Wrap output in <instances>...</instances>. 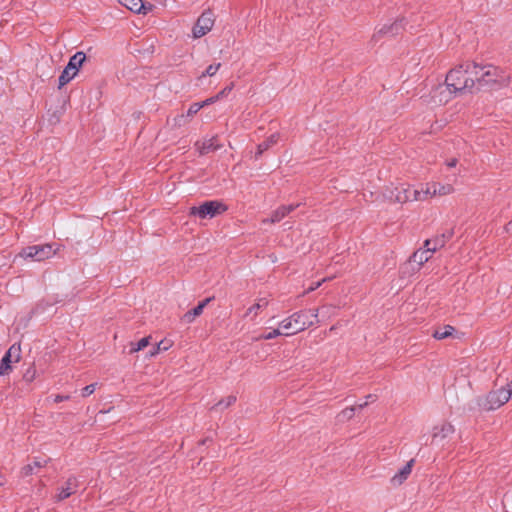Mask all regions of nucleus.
Wrapping results in <instances>:
<instances>
[{"instance_id":"1","label":"nucleus","mask_w":512,"mask_h":512,"mask_svg":"<svg viewBox=\"0 0 512 512\" xmlns=\"http://www.w3.org/2000/svg\"><path fill=\"white\" fill-rule=\"evenodd\" d=\"M473 67L474 63L466 62L447 73L445 83L450 93L463 94L473 92L476 86Z\"/></svg>"},{"instance_id":"2","label":"nucleus","mask_w":512,"mask_h":512,"mask_svg":"<svg viewBox=\"0 0 512 512\" xmlns=\"http://www.w3.org/2000/svg\"><path fill=\"white\" fill-rule=\"evenodd\" d=\"M474 77L477 88H500L507 86L510 76L504 70L493 65H478L474 63Z\"/></svg>"},{"instance_id":"3","label":"nucleus","mask_w":512,"mask_h":512,"mask_svg":"<svg viewBox=\"0 0 512 512\" xmlns=\"http://www.w3.org/2000/svg\"><path fill=\"white\" fill-rule=\"evenodd\" d=\"M317 318V309H303L283 319L280 326L284 329V336H293L313 326Z\"/></svg>"},{"instance_id":"4","label":"nucleus","mask_w":512,"mask_h":512,"mask_svg":"<svg viewBox=\"0 0 512 512\" xmlns=\"http://www.w3.org/2000/svg\"><path fill=\"white\" fill-rule=\"evenodd\" d=\"M86 60V55L82 51L76 52L73 56L70 57L68 64L63 69L61 75L58 79V88H62L66 84H68L71 80H73L78 72L82 64Z\"/></svg>"},{"instance_id":"5","label":"nucleus","mask_w":512,"mask_h":512,"mask_svg":"<svg viewBox=\"0 0 512 512\" xmlns=\"http://www.w3.org/2000/svg\"><path fill=\"white\" fill-rule=\"evenodd\" d=\"M57 251L58 248L54 247L53 244L33 245L24 248L20 256L34 261H43L53 257Z\"/></svg>"},{"instance_id":"6","label":"nucleus","mask_w":512,"mask_h":512,"mask_svg":"<svg viewBox=\"0 0 512 512\" xmlns=\"http://www.w3.org/2000/svg\"><path fill=\"white\" fill-rule=\"evenodd\" d=\"M227 207L219 201H206L200 206H193L190 208L189 214L198 216L201 219L212 218L217 214L224 212Z\"/></svg>"},{"instance_id":"7","label":"nucleus","mask_w":512,"mask_h":512,"mask_svg":"<svg viewBox=\"0 0 512 512\" xmlns=\"http://www.w3.org/2000/svg\"><path fill=\"white\" fill-rule=\"evenodd\" d=\"M413 188L408 184L386 187L384 197L396 203L413 201Z\"/></svg>"},{"instance_id":"8","label":"nucleus","mask_w":512,"mask_h":512,"mask_svg":"<svg viewBox=\"0 0 512 512\" xmlns=\"http://www.w3.org/2000/svg\"><path fill=\"white\" fill-rule=\"evenodd\" d=\"M511 398L505 387L490 391L482 404L483 409L487 411L496 410L507 403Z\"/></svg>"},{"instance_id":"9","label":"nucleus","mask_w":512,"mask_h":512,"mask_svg":"<svg viewBox=\"0 0 512 512\" xmlns=\"http://www.w3.org/2000/svg\"><path fill=\"white\" fill-rule=\"evenodd\" d=\"M215 23V17L212 11H204L197 19L193 29V38L198 39L211 31Z\"/></svg>"},{"instance_id":"10","label":"nucleus","mask_w":512,"mask_h":512,"mask_svg":"<svg viewBox=\"0 0 512 512\" xmlns=\"http://www.w3.org/2000/svg\"><path fill=\"white\" fill-rule=\"evenodd\" d=\"M21 358L20 345L13 344L0 361V376H6L12 371V363L19 362Z\"/></svg>"},{"instance_id":"11","label":"nucleus","mask_w":512,"mask_h":512,"mask_svg":"<svg viewBox=\"0 0 512 512\" xmlns=\"http://www.w3.org/2000/svg\"><path fill=\"white\" fill-rule=\"evenodd\" d=\"M454 431L453 425L447 422L435 426L432 432V443L442 445L447 438L454 434Z\"/></svg>"},{"instance_id":"12","label":"nucleus","mask_w":512,"mask_h":512,"mask_svg":"<svg viewBox=\"0 0 512 512\" xmlns=\"http://www.w3.org/2000/svg\"><path fill=\"white\" fill-rule=\"evenodd\" d=\"M78 489V480L76 477H69L67 481L57 489V494L55 495V499L57 501H62L73 495L77 492Z\"/></svg>"},{"instance_id":"13","label":"nucleus","mask_w":512,"mask_h":512,"mask_svg":"<svg viewBox=\"0 0 512 512\" xmlns=\"http://www.w3.org/2000/svg\"><path fill=\"white\" fill-rule=\"evenodd\" d=\"M299 205L300 204L297 203V204H289V205L280 206L275 211H273L270 218L264 219L263 223H277V222L281 221L289 213L294 211L297 207H299Z\"/></svg>"},{"instance_id":"14","label":"nucleus","mask_w":512,"mask_h":512,"mask_svg":"<svg viewBox=\"0 0 512 512\" xmlns=\"http://www.w3.org/2000/svg\"><path fill=\"white\" fill-rule=\"evenodd\" d=\"M434 252H432L430 247H422L415 251L409 258V262L417 264V269L428 262L432 257Z\"/></svg>"},{"instance_id":"15","label":"nucleus","mask_w":512,"mask_h":512,"mask_svg":"<svg viewBox=\"0 0 512 512\" xmlns=\"http://www.w3.org/2000/svg\"><path fill=\"white\" fill-rule=\"evenodd\" d=\"M451 237L452 232L450 231L442 233L440 235L435 236L432 239H426L424 241V247H430L432 252H436L437 250L443 248Z\"/></svg>"},{"instance_id":"16","label":"nucleus","mask_w":512,"mask_h":512,"mask_svg":"<svg viewBox=\"0 0 512 512\" xmlns=\"http://www.w3.org/2000/svg\"><path fill=\"white\" fill-rule=\"evenodd\" d=\"M119 3L123 6H125L127 9H129L132 12L135 13H143L147 14L149 11L152 10V5L146 4L143 2V0H118Z\"/></svg>"},{"instance_id":"17","label":"nucleus","mask_w":512,"mask_h":512,"mask_svg":"<svg viewBox=\"0 0 512 512\" xmlns=\"http://www.w3.org/2000/svg\"><path fill=\"white\" fill-rule=\"evenodd\" d=\"M414 460L408 461L392 478L391 484L393 486L401 485L411 474Z\"/></svg>"},{"instance_id":"18","label":"nucleus","mask_w":512,"mask_h":512,"mask_svg":"<svg viewBox=\"0 0 512 512\" xmlns=\"http://www.w3.org/2000/svg\"><path fill=\"white\" fill-rule=\"evenodd\" d=\"M401 24L398 22H394L389 25H383L380 29H378L372 36V41H379L384 35H395L398 33Z\"/></svg>"},{"instance_id":"19","label":"nucleus","mask_w":512,"mask_h":512,"mask_svg":"<svg viewBox=\"0 0 512 512\" xmlns=\"http://www.w3.org/2000/svg\"><path fill=\"white\" fill-rule=\"evenodd\" d=\"M209 302H210V298H206L205 300L199 302V304L196 307H194L193 309L189 310L188 312H186L183 315L182 320L185 323H192L197 316H200L202 314L205 306Z\"/></svg>"},{"instance_id":"20","label":"nucleus","mask_w":512,"mask_h":512,"mask_svg":"<svg viewBox=\"0 0 512 512\" xmlns=\"http://www.w3.org/2000/svg\"><path fill=\"white\" fill-rule=\"evenodd\" d=\"M436 195L435 190L432 188V184H426L420 189L413 190V201H425Z\"/></svg>"},{"instance_id":"21","label":"nucleus","mask_w":512,"mask_h":512,"mask_svg":"<svg viewBox=\"0 0 512 512\" xmlns=\"http://www.w3.org/2000/svg\"><path fill=\"white\" fill-rule=\"evenodd\" d=\"M365 406H367V402L345 408L337 415L338 421L342 422L351 419L354 416L356 410H361Z\"/></svg>"},{"instance_id":"22","label":"nucleus","mask_w":512,"mask_h":512,"mask_svg":"<svg viewBox=\"0 0 512 512\" xmlns=\"http://www.w3.org/2000/svg\"><path fill=\"white\" fill-rule=\"evenodd\" d=\"M278 140L279 135L277 133H274L271 136H269L266 140L258 144L256 157L262 155L265 151L274 146L278 142Z\"/></svg>"},{"instance_id":"23","label":"nucleus","mask_w":512,"mask_h":512,"mask_svg":"<svg viewBox=\"0 0 512 512\" xmlns=\"http://www.w3.org/2000/svg\"><path fill=\"white\" fill-rule=\"evenodd\" d=\"M45 464H46V460H39V459H36V460H34L32 463L25 465V466L21 469V476H22V477L30 476V475H32V474L34 473V469H35V468H41V467H43Z\"/></svg>"},{"instance_id":"24","label":"nucleus","mask_w":512,"mask_h":512,"mask_svg":"<svg viewBox=\"0 0 512 512\" xmlns=\"http://www.w3.org/2000/svg\"><path fill=\"white\" fill-rule=\"evenodd\" d=\"M216 142H217V139L215 137H212L208 140L203 141L201 147H199L200 153L204 154V153L218 150L220 148V145H218Z\"/></svg>"},{"instance_id":"25","label":"nucleus","mask_w":512,"mask_h":512,"mask_svg":"<svg viewBox=\"0 0 512 512\" xmlns=\"http://www.w3.org/2000/svg\"><path fill=\"white\" fill-rule=\"evenodd\" d=\"M455 328L451 325H445L443 328L437 329L433 333V337L442 340L453 335Z\"/></svg>"},{"instance_id":"26","label":"nucleus","mask_w":512,"mask_h":512,"mask_svg":"<svg viewBox=\"0 0 512 512\" xmlns=\"http://www.w3.org/2000/svg\"><path fill=\"white\" fill-rule=\"evenodd\" d=\"M278 336H284V329L281 328L280 325H279L278 328L272 329L271 331H269L267 333H262L261 335H259L255 339L256 340H271V339H274V338H276Z\"/></svg>"},{"instance_id":"27","label":"nucleus","mask_w":512,"mask_h":512,"mask_svg":"<svg viewBox=\"0 0 512 512\" xmlns=\"http://www.w3.org/2000/svg\"><path fill=\"white\" fill-rule=\"evenodd\" d=\"M149 339L150 337H144L136 343L131 342L129 353L133 354L147 347L149 345Z\"/></svg>"},{"instance_id":"28","label":"nucleus","mask_w":512,"mask_h":512,"mask_svg":"<svg viewBox=\"0 0 512 512\" xmlns=\"http://www.w3.org/2000/svg\"><path fill=\"white\" fill-rule=\"evenodd\" d=\"M432 188H433V190H435L436 195H441V196L448 195L454 191L453 186L450 184L441 185V184L432 183Z\"/></svg>"},{"instance_id":"29","label":"nucleus","mask_w":512,"mask_h":512,"mask_svg":"<svg viewBox=\"0 0 512 512\" xmlns=\"http://www.w3.org/2000/svg\"><path fill=\"white\" fill-rule=\"evenodd\" d=\"M221 67V63H215V64H211L209 65L204 72H202V74L198 77V80H202L203 78L205 77H212L214 76L217 71L220 69Z\"/></svg>"},{"instance_id":"30","label":"nucleus","mask_w":512,"mask_h":512,"mask_svg":"<svg viewBox=\"0 0 512 512\" xmlns=\"http://www.w3.org/2000/svg\"><path fill=\"white\" fill-rule=\"evenodd\" d=\"M236 402V396L234 395H229L227 396L226 398L220 400L214 407L213 409H225V408H228L229 406H231L232 404H234Z\"/></svg>"},{"instance_id":"31","label":"nucleus","mask_w":512,"mask_h":512,"mask_svg":"<svg viewBox=\"0 0 512 512\" xmlns=\"http://www.w3.org/2000/svg\"><path fill=\"white\" fill-rule=\"evenodd\" d=\"M171 344L170 342L166 340H162L153 349L149 352L150 356H154L158 354L160 351H166L170 348Z\"/></svg>"},{"instance_id":"32","label":"nucleus","mask_w":512,"mask_h":512,"mask_svg":"<svg viewBox=\"0 0 512 512\" xmlns=\"http://www.w3.org/2000/svg\"><path fill=\"white\" fill-rule=\"evenodd\" d=\"M202 108H203V104H200V102L192 103L187 110V116L191 117V116L195 115Z\"/></svg>"},{"instance_id":"33","label":"nucleus","mask_w":512,"mask_h":512,"mask_svg":"<svg viewBox=\"0 0 512 512\" xmlns=\"http://www.w3.org/2000/svg\"><path fill=\"white\" fill-rule=\"evenodd\" d=\"M267 304H268L267 301L261 300L258 303L254 304L253 306H251L248 309L247 313L248 314L254 313L256 315L258 310H260L261 308L265 307Z\"/></svg>"},{"instance_id":"34","label":"nucleus","mask_w":512,"mask_h":512,"mask_svg":"<svg viewBox=\"0 0 512 512\" xmlns=\"http://www.w3.org/2000/svg\"><path fill=\"white\" fill-rule=\"evenodd\" d=\"M95 389H96V383L85 386L81 391L82 397L90 396L92 393H94Z\"/></svg>"},{"instance_id":"35","label":"nucleus","mask_w":512,"mask_h":512,"mask_svg":"<svg viewBox=\"0 0 512 512\" xmlns=\"http://www.w3.org/2000/svg\"><path fill=\"white\" fill-rule=\"evenodd\" d=\"M233 88H234V84L231 83L230 85L223 88L218 94H216V96L218 97V99H221V98L227 96L232 91Z\"/></svg>"},{"instance_id":"36","label":"nucleus","mask_w":512,"mask_h":512,"mask_svg":"<svg viewBox=\"0 0 512 512\" xmlns=\"http://www.w3.org/2000/svg\"><path fill=\"white\" fill-rule=\"evenodd\" d=\"M35 378V369L34 368H29L25 374H24V379L28 382L32 381L33 379Z\"/></svg>"},{"instance_id":"37","label":"nucleus","mask_w":512,"mask_h":512,"mask_svg":"<svg viewBox=\"0 0 512 512\" xmlns=\"http://www.w3.org/2000/svg\"><path fill=\"white\" fill-rule=\"evenodd\" d=\"M325 281H326V278H323L321 281L312 283L311 286L307 289V292H312V291L316 290L317 288H319L321 286L322 282H325Z\"/></svg>"},{"instance_id":"38","label":"nucleus","mask_w":512,"mask_h":512,"mask_svg":"<svg viewBox=\"0 0 512 512\" xmlns=\"http://www.w3.org/2000/svg\"><path fill=\"white\" fill-rule=\"evenodd\" d=\"M218 100H219L218 97L215 95L213 97L207 98L206 100L200 102V104H203V107H205V106L215 103Z\"/></svg>"},{"instance_id":"39","label":"nucleus","mask_w":512,"mask_h":512,"mask_svg":"<svg viewBox=\"0 0 512 512\" xmlns=\"http://www.w3.org/2000/svg\"><path fill=\"white\" fill-rule=\"evenodd\" d=\"M69 398H70V396H68V395H66V396H64V395H56V396H54L53 401L55 403H59V402L68 400Z\"/></svg>"},{"instance_id":"40","label":"nucleus","mask_w":512,"mask_h":512,"mask_svg":"<svg viewBox=\"0 0 512 512\" xmlns=\"http://www.w3.org/2000/svg\"><path fill=\"white\" fill-rule=\"evenodd\" d=\"M446 164H447V166H448V167H450V168L455 167V166H456V164H457V159H456V158H452V159H450L449 161H447V163H446Z\"/></svg>"},{"instance_id":"41","label":"nucleus","mask_w":512,"mask_h":512,"mask_svg":"<svg viewBox=\"0 0 512 512\" xmlns=\"http://www.w3.org/2000/svg\"><path fill=\"white\" fill-rule=\"evenodd\" d=\"M375 399H376L375 395L369 394L368 396H366V401L365 402H367V404H368L369 402L375 401Z\"/></svg>"},{"instance_id":"42","label":"nucleus","mask_w":512,"mask_h":512,"mask_svg":"<svg viewBox=\"0 0 512 512\" xmlns=\"http://www.w3.org/2000/svg\"><path fill=\"white\" fill-rule=\"evenodd\" d=\"M505 388L508 393H511V397H512V381L509 384H507V386Z\"/></svg>"},{"instance_id":"43","label":"nucleus","mask_w":512,"mask_h":512,"mask_svg":"<svg viewBox=\"0 0 512 512\" xmlns=\"http://www.w3.org/2000/svg\"><path fill=\"white\" fill-rule=\"evenodd\" d=\"M508 225H509V226H512V221H511V222H509V224H508Z\"/></svg>"},{"instance_id":"44","label":"nucleus","mask_w":512,"mask_h":512,"mask_svg":"<svg viewBox=\"0 0 512 512\" xmlns=\"http://www.w3.org/2000/svg\"><path fill=\"white\" fill-rule=\"evenodd\" d=\"M1 485H3V482H2V481H0V486H1Z\"/></svg>"}]
</instances>
